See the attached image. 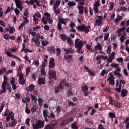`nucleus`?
Here are the masks:
<instances>
[{"mask_svg":"<svg viewBox=\"0 0 129 129\" xmlns=\"http://www.w3.org/2000/svg\"><path fill=\"white\" fill-rule=\"evenodd\" d=\"M48 110L45 109L43 111V116L46 122H49L51 119H54L56 115L53 112H50V115H48Z\"/></svg>","mask_w":129,"mask_h":129,"instance_id":"nucleus-1","label":"nucleus"},{"mask_svg":"<svg viewBox=\"0 0 129 129\" xmlns=\"http://www.w3.org/2000/svg\"><path fill=\"white\" fill-rule=\"evenodd\" d=\"M3 116H7L6 121L10 120H14L15 119V113L12 111L10 112V110L6 109L4 114H2Z\"/></svg>","mask_w":129,"mask_h":129,"instance_id":"nucleus-2","label":"nucleus"},{"mask_svg":"<svg viewBox=\"0 0 129 129\" xmlns=\"http://www.w3.org/2000/svg\"><path fill=\"white\" fill-rule=\"evenodd\" d=\"M75 47L77 49L76 51L77 53H80V51L82 50V48L83 47V41L80 40V39L77 38L75 40Z\"/></svg>","mask_w":129,"mask_h":129,"instance_id":"nucleus-3","label":"nucleus"},{"mask_svg":"<svg viewBox=\"0 0 129 129\" xmlns=\"http://www.w3.org/2000/svg\"><path fill=\"white\" fill-rule=\"evenodd\" d=\"M77 29L81 32H84L85 34H88L90 32L89 30L91 29V26L90 25L86 26L85 25L82 24V25L77 26Z\"/></svg>","mask_w":129,"mask_h":129,"instance_id":"nucleus-4","label":"nucleus"},{"mask_svg":"<svg viewBox=\"0 0 129 129\" xmlns=\"http://www.w3.org/2000/svg\"><path fill=\"white\" fill-rule=\"evenodd\" d=\"M33 129L43 128L45 126V121L38 120L35 124L33 125Z\"/></svg>","mask_w":129,"mask_h":129,"instance_id":"nucleus-5","label":"nucleus"},{"mask_svg":"<svg viewBox=\"0 0 129 129\" xmlns=\"http://www.w3.org/2000/svg\"><path fill=\"white\" fill-rule=\"evenodd\" d=\"M44 16L45 17H42V23L43 24H44V25H47V23H48V21H47V19H49V18H51V15H50V14L48 13H44Z\"/></svg>","mask_w":129,"mask_h":129,"instance_id":"nucleus-6","label":"nucleus"},{"mask_svg":"<svg viewBox=\"0 0 129 129\" xmlns=\"http://www.w3.org/2000/svg\"><path fill=\"white\" fill-rule=\"evenodd\" d=\"M69 119L66 118L63 119L61 120V122L59 123V125L60 126H64V125H66L68 123H69Z\"/></svg>","mask_w":129,"mask_h":129,"instance_id":"nucleus-7","label":"nucleus"},{"mask_svg":"<svg viewBox=\"0 0 129 129\" xmlns=\"http://www.w3.org/2000/svg\"><path fill=\"white\" fill-rule=\"evenodd\" d=\"M9 83V78L7 77L6 76H4V81L2 83V86H4L5 87H7V85Z\"/></svg>","mask_w":129,"mask_h":129,"instance_id":"nucleus-8","label":"nucleus"},{"mask_svg":"<svg viewBox=\"0 0 129 129\" xmlns=\"http://www.w3.org/2000/svg\"><path fill=\"white\" fill-rule=\"evenodd\" d=\"M55 126H56V123H50L46 124L44 129H54Z\"/></svg>","mask_w":129,"mask_h":129,"instance_id":"nucleus-9","label":"nucleus"},{"mask_svg":"<svg viewBox=\"0 0 129 129\" xmlns=\"http://www.w3.org/2000/svg\"><path fill=\"white\" fill-rule=\"evenodd\" d=\"M115 78L114 76L110 77L107 79V81H109V84L111 85H114V80Z\"/></svg>","mask_w":129,"mask_h":129,"instance_id":"nucleus-10","label":"nucleus"},{"mask_svg":"<svg viewBox=\"0 0 129 129\" xmlns=\"http://www.w3.org/2000/svg\"><path fill=\"white\" fill-rule=\"evenodd\" d=\"M49 74L51 76V78L54 79V80H57V77H56V71H50L49 72Z\"/></svg>","mask_w":129,"mask_h":129,"instance_id":"nucleus-11","label":"nucleus"},{"mask_svg":"<svg viewBox=\"0 0 129 129\" xmlns=\"http://www.w3.org/2000/svg\"><path fill=\"white\" fill-rule=\"evenodd\" d=\"M55 46L51 45L50 47L47 48V51L49 52L50 54H52V52L53 54H55L56 50H55Z\"/></svg>","mask_w":129,"mask_h":129,"instance_id":"nucleus-12","label":"nucleus"},{"mask_svg":"<svg viewBox=\"0 0 129 129\" xmlns=\"http://www.w3.org/2000/svg\"><path fill=\"white\" fill-rule=\"evenodd\" d=\"M128 94V91L125 89H123L121 91V97H125Z\"/></svg>","mask_w":129,"mask_h":129,"instance_id":"nucleus-13","label":"nucleus"},{"mask_svg":"<svg viewBox=\"0 0 129 129\" xmlns=\"http://www.w3.org/2000/svg\"><path fill=\"white\" fill-rule=\"evenodd\" d=\"M78 9H79V14H80V15H82L83 14V13L84 12V10L85 9V8H84V7L82 6H78Z\"/></svg>","mask_w":129,"mask_h":129,"instance_id":"nucleus-14","label":"nucleus"},{"mask_svg":"<svg viewBox=\"0 0 129 129\" xmlns=\"http://www.w3.org/2000/svg\"><path fill=\"white\" fill-rule=\"evenodd\" d=\"M120 68H118L116 69V70L114 71L113 73L114 74V75H117V76H118V77H121V75L120 74V73H119V72H120ZM119 72V73H117Z\"/></svg>","mask_w":129,"mask_h":129,"instance_id":"nucleus-15","label":"nucleus"},{"mask_svg":"<svg viewBox=\"0 0 129 129\" xmlns=\"http://www.w3.org/2000/svg\"><path fill=\"white\" fill-rule=\"evenodd\" d=\"M35 88V85L33 84H31L29 87L26 88V91H33Z\"/></svg>","mask_w":129,"mask_h":129,"instance_id":"nucleus-16","label":"nucleus"},{"mask_svg":"<svg viewBox=\"0 0 129 129\" xmlns=\"http://www.w3.org/2000/svg\"><path fill=\"white\" fill-rule=\"evenodd\" d=\"M45 78H38V83L39 85H42V84H45Z\"/></svg>","mask_w":129,"mask_h":129,"instance_id":"nucleus-17","label":"nucleus"},{"mask_svg":"<svg viewBox=\"0 0 129 129\" xmlns=\"http://www.w3.org/2000/svg\"><path fill=\"white\" fill-rule=\"evenodd\" d=\"M102 23H103V21L100 19H96L95 20V24L98 27H99L102 25Z\"/></svg>","mask_w":129,"mask_h":129,"instance_id":"nucleus-18","label":"nucleus"},{"mask_svg":"<svg viewBox=\"0 0 129 129\" xmlns=\"http://www.w3.org/2000/svg\"><path fill=\"white\" fill-rule=\"evenodd\" d=\"M60 39L62 40V41H63L64 42V41H66V40H67L68 39V36H67V35H66V34H60Z\"/></svg>","mask_w":129,"mask_h":129,"instance_id":"nucleus-19","label":"nucleus"},{"mask_svg":"<svg viewBox=\"0 0 129 129\" xmlns=\"http://www.w3.org/2000/svg\"><path fill=\"white\" fill-rule=\"evenodd\" d=\"M55 3L56 4L53 5V9H54V10H56L59 7V5H60L61 1L59 0H56L55 1Z\"/></svg>","mask_w":129,"mask_h":129,"instance_id":"nucleus-20","label":"nucleus"},{"mask_svg":"<svg viewBox=\"0 0 129 129\" xmlns=\"http://www.w3.org/2000/svg\"><path fill=\"white\" fill-rule=\"evenodd\" d=\"M63 59H65L66 60H70L71 61L73 58L72 57V55H64L63 56Z\"/></svg>","mask_w":129,"mask_h":129,"instance_id":"nucleus-21","label":"nucleus"},{"mask_svg":"<svg viewBox=\"0 0 129 129\" xmlns=\"http://www.w3.org/2000/svg\"><path fill=\"white\" fill-rule=\"evenodd\" d=\"M77 122L76 121L71 123V127L73 129H78V126L77 125Z\"/></svg>","mask_w":129,"mask_h":129,"instance_id":"nucleus-22","label":"nucleus"},{"mask_svg":"<svg viewBox=\"0 0 129 129\" xmlns=\"http://www.w3.org/2000/svg\"><path fill=\"white\" fill-rule=\"evenodd\" d=\"M95 50H102V46L100 45V43H99V42H98L97 45L96 46H95Z\"/></svg>","mask_w":129,"mask_h":129,"instance_id":"nucleus-23","label":"nucleus"},{"mask_svg":"<svg viewBox=\"0 0 129 129\" xmlns=\"http://www.w3.org/2000/svg\"><path fill=\"white\" fill-rule=\"evenodd\" d=\"M68 6H69V7H74L76 6V2H75V1H70L68 3Z\"/></svg>","mask_w":129,"mask_h":129,"instance_id":"nucleus-24","label":"nucleus"},{"mask_svg":"<svg viewBox=\"0 0 129 129\" xmlns=\"http://www.w3.org/2000/svg\"><path fill=\"white\" fill-rule=\"evenodd\" d=\"M13 120V121L12 122H10L9 123V125H10V126H14V122L15 123V125H16V124H17V123H18V121H17V119H14Z\"/></svg>","mask_w":129,"mask_h":129,"instance_id":"nucleus-25","label":"nucleus"},{"mask_svg":"<svg viewBox=\"0 0 129 129\" xmlns=\"http://www.w3.org/2000/svg\"><path fill=\"white\" fill-rule=\"evenodd\" d=\"M1 88L2 90L0 91V94H3V93H5L6 91H7V87H4V86H1Z\"/></svg>","mask_w":129,"mask_h":129,"instance_id":"nucleus-26","label":"nucleus"},{"mask_svg":"<svg viewBox=\"0 0 129 129\" xmlns=\"http://www.w3.org/2000/svg\"><path fill=\"white\" fill-rule=\"evenodd\" d=\"M114 105L116 106V107H117L118 108H121V107H122V105L121 104V103L119 102L114 103Z\"/></svg>","mask_w":129,"mask_h":129,"instance_id":"nucleus-27","label":"nucleus"},{"mask_svg":"<svg viewBox=\"0 0 129 129\" xmlns=\"http://www.w3.org/2000/svg\"><path fill=\"white\" fill-rule=\"evenodd\" d=\"M38 110V107L37 106V105H34L33 106V107L31 108V111L33 113H34V112H35L36 110Z\"/></svg>","mask_w":129,"mask_h":129,"instance_id":"nucleus-28","label":"nucleus"},{"mask_svg":"<svg viewBox=\"0 0 129 129\" xmlns=\"http://www.w3.org/2000/svg\"><path fill=\"white\" fill-rule=\"evenodd\" d=\"M85 123H90V124H93V122L92 120H90V119H89V118H86L85 119Z\"/></svg>","mask_w":129,"mask_h":129,"instance_id":"nucleus-29","label":"nucleus"},{"mask_svg":"<svg viewBox=\"0 0 129 129\" xmlns=\"http://www.w3.org/2000/svg\"><path fill=\"white\" fill-rule=\"evenodd\" d=\"M81 89H82V91L83 92L87 91L88 90V87L87 86V85H85L83 86V87H82Z\"/></svg>","mask_w":129,"mask_h":129,"instance_id":"nucleus-30","label":"nucleus"},{"mask_svg":"<svg viewBox=\"0 0 129 129\" xmlns=\"http://www.w3.org/2000/svg\"><path fill=\"white\" fill-rule=\"evenodd\" d=\"M122 20V17L121 16H117V17L114 20V22L115 23V24H117V23H118V22H119V20Z\"/></svg>","mask_w":129,"mask_h":129,"instance_id":"nucleus-31","label":"nucleus"},{"mask_svg":"<svg viewBox=\"0 0 129 129\" xmlns=\"http://www.w3.org/2000/svg\"><path fill=\"white\" fill-rule=\"evenodd\" d=\"M113 101H114V99L113 97L110 96L109 97V103L111 104V105H113Z\"/></svg>","mask_w":129,"mask_h":129,"instance_id":"nucleus-32","label":"nucleus"},{"mask_svg":"<svg viewBox=\"0 0 129 129\" xmlns=\"http://www.w3.org/2000/svg\"><path fill=\"white\" fill-rule=\"evenodd\" d=\"M123 36H122L120 38V41H121V42L122 43H123L124 42V40H125V33L123 32Z\"/></svg>","mask_w":129,"mask_h":129,"instance_id":"nucleus-33","label":"nucleus"},{"mask_svg":"<svg viewBox=\"0 0 129 129\" xmlns=\"http://www.w3.org/2000/svg\"><path fill=\"white\" fill-rule=\"evenodd\" d=\"M5 72H7V69L6 68H2L0 69V75H3Z\"/></svg>","mask_w":129,"mask_h":129,"instance_id":"nucleus-34","label":"nucleus"},{"mask_svg":"<svg viewBox=\"0 0 129 129\" xmlns=\"http://www.w3.org/2000/svg\"><path fill=\"white\" fill-rule=\"evenodd\" d=\"M55 111L57 114H59L61 112V106H57L56 108Z\"/></svg>","mask_w":129,"mask_h":129,"instance_id":"nucleus-35","label":"nucleus"},{"mask_svg":"<svg viewBox=\"0 0 129 129\" xmlns=\"http://www.w3.org/2000/svg\"><path fill=\"white\" fill-rule=\"evenodd\" d=\"M38 42H40V40L38 38H36L35 37H33L32 39L31 40V43H38Z\"/></svg>","mask_w":129,"mask_h":129,"instance_id":"nucleus-36","label":"nucleus"},{"mask_svg":"<svg viewBox=\"0 0 129 129\" xmlns=\"http://www.w3.org/2000/svg\"><path fill=\"white\" fill-rule=\"evenodd\" d=\"M121 88H122V85H121V84L119 83V88H116L115 90H116V91H117L118 92H121Z\"/></svg>","mask_w":129,"mask_h":129,"instance_id":"nucleus-37","label":"nucleus"},{"mask_svg":"<svg viewBox=\"0 0 129 129\" xmlns=\"http://www.w3.org/2000/svg\"><path fill=\"white\" fill-rule=\"evenodd\" d=\"M38 103L40 106H42L43 105V99L41 98H39L38 99Z\"/></svg>","mask_w":129,"mask_h":129,"instance_id":"nucleus-38","label":"nucleus"},{"mask_svg":"<svg viewBox=\"0 0 129 129\" xmlns=\"http://www.w3.org/2000/svg\"><path fill=\"white\" fill-rule=\"evenodd\" d=\"M60 89H61V88H60V87L59 86L56 87L54 90V93L57 94V93H58V92L60 91Z\"/></svg>","mask_w":129,"mask_h":129,"instance_id":"nucleus-39","label":"nucleus"},{"mask_svg":"<svg viewBox=\"0 0 129 129\" xmlns=\"http://www.w3.org/2000/svg\"><path fill=\"white\" fill-rule=\"evenodd\" d=\"M25 112H26L27 114H30V112H31V110L28 108V104L26 105Z\"/></svg>","mask_w":129,"mask_h":129,"instance_id":"nucleus-40","label":"nucleus"},{"mask_svg":"<svg viewBox=\"0 0 129 129\" xmlns=\"http://www.w3.org/2000/svg\"><path fill=\"white\" fill-rule=\"evenodd\" d=\"M40 73L42 76H45V75H46V72H45V69H41L40 71Z\"/></svg>","mask_w":129,"mask_h":129,"instance_id":"nucleus-41","label":"nucleus"},{"mask_svg":"<svg viewBox=\"0 0 129 129\" xmlns=\"http://www.w3.org/2000/svg\"><path fill=\"white\" fill-rule=\"evenodd\" d=\"M33 21L34 22H35V24H36V25H38V23H39V19L35 17V16H33Z\"/></svg>","mask_w":129,"mask_h":129,"instance_id":"nucleus-42","label":"nucleus"},{"mask_svg":"<svg viewBox=\"0 0 129 129\" xmlns=\"http://www.w3.org/2000/svg\"><path fill=\"white\" fill-rule=\"evenodd\" d=\"M55 63L54 62H50V63H49V65H48V67L49 68H55Z\"/></svg>","mask_w":129,"mask_h":129,"instance_id":"nucleus-43","label":"nucleus"},{"mask_svg":"<svg viewBox=\"0 0 129 129\" xmlns=\"http://www.w3.org/2000/svg\"><path fill=\"white\" fill-rule=\"evenodd\" d=\"M19 84H20V85H24V84L26 83V81L24 79L22 80H19Z\"/></svg>","mask_w":129,"mask_h":129,"instance_id":"nucleus-44","label":"nucleus"},{"mask_svg":"<svg viewBox=\"0 0 129 129\" xmlns=\"http://www.w3.org/2000/svg\"><path fill=\"white\" fill-rule=\"evenodd\" d=\"M109 117H111L112 119V118H113V117H115V114L113 112H109Z\"/></svg>","mask_w":129,"mask_h":129,"instance_id":"nucleus-45","label":"nucleus"},{"mask_svg":"<svg viewBox=\"0 0 129 129\" xmlns=\"http://www.w3.org/2000/svg\"><path fill=\"white\" fill-rule=\"evenodd\" d=\"M15 4H16V7H17V8H18V9H22V3H18L17 2H16Z\"/></svg>","mask_w":129,"mask_h":129,"instance_id":"nucleus-46","label":"nucleus"},{"mask_svg":"<svg viewBox=\"0 0 129 129\" xmlns=\"http://www.w3.org/2000/svg\"><path fill=\"white\" fill-rule=\"evenodd\" d=\"M33 16H34V17H36L37 18H41L42 17L41 13H40L39 12H36Z\"/></svg>","mask_w":129,"mask_h":129,"instance_id":"nucleus-47","label":"nucleus"},{"mask_svg":"<svg viewBox=\"0 0 129 129\" xmlns=\"http://www.w3.org/2000/svg\"><path fill=\"white\" fill-rule=\"evenodd\" d=\"M109 37V33H105L104 40L105 41H107V39H108Z\"/></svg>","mask_w":129,"mask_h":129,"instance_id":"nucleus-48","label":"nucleus"},{"mask_svg":"<svg viewBox=\"0 0 129 129\" xmlns=\"http://www.w3.org/2000/svg\"><path fill=\"white\" fill-rule=\"evenodd\" d=\"M107 54H110L111 53V45H109L107 49Z\"/></svg>","mask_w":129,"mask_h":129,"instance_id":"nucleus-49","label":"nucleus"},{"mask_svg":"<svg viewBox=\"0 0 129 129\" xmlns=\"http://www.w3.org/2000/svg\"><path fill=\"white\" fill-rule=\"evenodd\" d=\"M33 64L35 65L36 67H39V60H36L33 61Z\"/></svg>","mask_w":129,"mask_h":129,"instance_id":"nucleus-50","label":"nucleus"},{"mask_svg":"<svg viewBox=\"0 0 129 129\" xmlns=\"http://www.w3.org/2000/svg\"><path fill=\"white\" fill-rule=\"evenodd\" d=\"M67 40L68 43H69L70 46H71V45H72V44H73V40H72V39L71 38L68 37V39Z\"/></svg>","mask_w":129,"mask_h":129,"instance_id":"nucleus-51","label":"nucleus"},{"mask_svg":"<svg viewBox=\"0 0 129 129\" xmlns=\"http://www.w3.org/2000/svg\"><path fill=\"white\" fill-rule=\"evenodd\" d=\"M30 121H31V119L29 118H27L26 119L25 124H27V125L30 126Z\"/></svg>","mask_w":129,"mask_h":129,"instance_id":"nucleus-52","label":"nucleus"},{"mask_svg":"<svg viewBox=\"0 0 129 129\" xmlns=\"http://www.w3.org/2000/svg\"><path fill=\"white\" fill-rule=\"evenodd\" d=\"M57 29L59 31H62V25L60 22L58 23Z\"/></svg>","mask_w":129,"mask_h":129,"instance_id":"nucleus-53","label":"nucleus"},{"mask_svg":"<svg viewBox=\"0 0 129 129\" xmlns=\"http://www.w3.org/2000/svg\"><path fill=\"white\" fill-rule=\"evenodd\" d=\"M30 71H31V67H27L26 68V75H29V73H30Z\"/></svg>","mask_w":129,"mask_h":129,"instance_id":"nucleus-54","label":"nucleus"},{"mask_svg":"<svg viewBox=\"0 0 129 129\" xmlns=\"http://www.w3.org/2000/svg\"><path fill=\"white\" fill-rule=\"evenodd\" d=\"M10 34H14L15 33V28L14 27H11L9 30Z\"/></svg>","mask_w":129,"mask_h":129,"instance_id":"nucleus-55","label":"nucleus"},{"mask_svg":"<svg viewBox=\"0 0 129 129\" xmlns=\"http://www.w3.org/2000/svg\"><path fill=\"white\" fill-rule=\"evenodd\" d=\"M121 10L122 12H126L127 11V8L124 7V6H121L120 7Z\"/></svg>","mask_w":129,"mask_h":129,"instance_id":"nucleus-56","label":"nucleus"},{"mask_svg":"<svg viewBox=\"0 0 129 129\" xmlns=\"http://www.w3.org/2000/svg\"><path fill=\"white\" fill-rule=\"evenodd\" d=\"M25 22H23L18 27V29L19 30H22V28H23V27H24V26H25Z\"/></svg>","mask_w":129,"mask_h":129,"instance_id":"nucleus-57","label":"nucleus"},{"mask_svg":"<svg viewBox=\"0 0 129 129\" xmlns=\"http://www.w3.org/2000/svg\"><path fill=\"white\" fill-rule=\"evenodd\" d=\"M111 67H114V68H117L118 67V63H112L111 64Z\"/></svg>","mask_w":129,"mask_h":129,"instance_id":"nucleus-58","label":"nucleus"},{"mask_svg":"<svg viewBox=\"0 0 129 129\" xmlns=\"http://www.w3.org/2000/svg\"><path fill=\"white\" fill-rule=\"evenodd\" d=\"M88 74L91 76H95V73L94 72L91 71V70H90V72H88Z\"/></svg>","mask_w":129,"mask_h":129,"instance_id":"nucleus-59","label":"nucleus"},{"mask_svg":"<svg viewBox=\"0 0 129 129\" xmlns=\"http://www.w3.org/2000/svg\"><path fill=\"white\" fill-rule=\"evenodd\" d=\"M9 37H10V35L9 34H5L4 35V38L5 40H9Z\"/></svg>","mask_w":129,"mask_h":129,"instance_id":"nucleus-60","label":"nucleus"},{"mask_svg":"<svg viewBox=\"0 0 129 129\" xmlns=\"http://www.w3.org/2000/svg\"><path fill=\"white\" fill-rule=\"evenodd\" d=\"M30 95H31V98L33 101H37V98H36V96H35L34 95H33V94H31Z\"/></svg>","mask_w":129,"mask_h":129,"instance_id":"nucleus-61","label":"nucleus"},{"mask_svg":"<svg viewBox=\"0 0 129 129\" xmlns=\"http://www.w3.org/2000/svg\"><path fill=\"white\" fill-rule=\"evenodd\" d=\"M109 29V27H108V26H107L106 27H105V28L103 30V33H106V32L108 31Z\"/></svg>","mask_w":129,"mask_h":129,"instance_id":"nucleus-62","label":"nucleus"},{"mask_svg":"<svg viewBox=\"0 0 129 129\" xmlns=\"http://www.w3.org/2000/svg\"><path fill=\"white\" fill-rule=\"evenodd\" d=\"M41 27L39 26H37L33 28V31H38Z\"/></svg>","mask_w":129,"mask_h":129,"instance_id":"nucleus-63","label":"nucleus"},{"mask_svg":"<svg viewBox=\"0 0 129 129\" xmlns=\"http://www.w3.org/2000/svg\"><path fill=\"white\" fill-rule=\"evenodd\" d=\"M98 129H105V128H104V127L103 126V125H102V124H100L98 126Z\"/></svg>","mask_w":129,"mask_h":129,"instance_id":"nucleus-64","label":"nucleus"}]
</instances>
